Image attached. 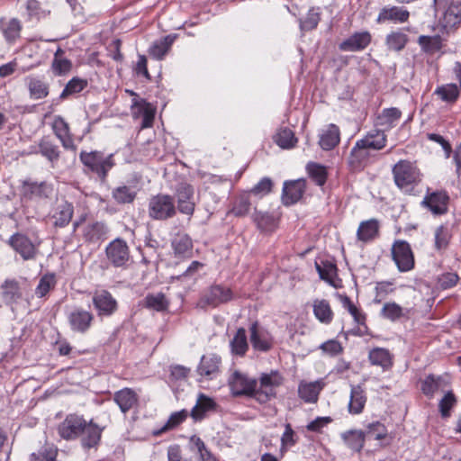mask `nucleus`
<instances>
[{
  "label": "nucleus",
  "instance_id": "nucleus-28",
  "mask_svg": "<svg viewBox=\"0 0 461 461\" xmlns=\"http://www.w3.org/2000/svg\"><path fill=\"white\" fill-rule=\"evenodd\" d=\"M339 127L334 123H330L321 130L319 134V146L323 150H332L340 142Z\"/></svg>",
  "mask_w": 461,
  "mask_h": 461
},
{
  "label": "nucleus",
  "instance_id": "nucleus-34",
  "mask_svg": "<svg viewBox=\"0 0 461 461\" xmlns=\"http://www.w3.org/2000/svg\"><path fill=\"white\" fill-rule=\"evenodd\" d=\"M402 117V111L396 107L385 108L377 115L375 125L391 130L396 126Z\"/></svg>",
  "mask_w": 461,
  "mask_h": 461
},
{
  "label": "nucleus",
  "instance_id": "nucleus-24",
  "mask_svg": "<svg viewBox=\"0 0 461 461\" xmlns=\"http://www.w3.org/2000/svg\"><path fill=\"white\" fill-rule=\"evenodd\" d=\"M460 24L461 3H450L439 19V25L445 32H448L456 29Z\"/></svg>",
  "mask_w": 461,
  "mask_h": 461
},
{
  "label": "nucleus",
  "instance_id": "nucleus-30",
  "mask_svg": "<svg viewBox=\"0 0 461 461\" xmlns=\"http://www.w3.org/2000/svg\"><path fill=\"white\" fill-rule=\"evenodd\" d=\"M104 428L99 427L94 423L93 420L87 422L81 432V444L84 448L95 447L101 439V435Z\"/></svg>",
  "mask_w": 461,
  "mask_h": 461
},
{
  "label": "nucleus",
  "instance_id": "nucleus-19",
  "mask_svg": "<svg viewBox=\"0 0 461 461\" xmlns=\"http://www.w3.org/2000/svg\"><path fill=\"white\" fill-rule=\"evenodd\" d=\"M74 206L71 203L62 200L56 204L50 212V219L56 228H64L71 221Z\"/></svg>",
  "mask_w": 461,
  "mask_h": 461
},
{
  "label": "nucleus",
  "instance_id": "nucleus-40",
  "mask_svg": "<svg viewBox=\"0 0 461 461\" xmlns=\"http://www.w3.org/2000/svg\"><path fill=\"white\" fill-rule=\"evenodd\" d=\"M175 39L176 36L170 34L154 41L149 49V54L156 59H162L169 50Z\"/></svg>",
  "mask_w": 461,
  "mask_h": 461
},
{
  "label": "nucleus",
  "instance_id": "nucleus-55",
  "mask_svg": "<svg viewBox=\"0 0 461 461\" xmlns=\"http://www.w3.org/2000/svg\"><path fill=\"white\" fill-rule=\"evenodd\" d=\"M168 301L166 296L161 294H151L145 297V306L157 312H163L168 307Z\"/></svg>",
  "mask_w": 461,
  "mask_h": 461
},
{
  "label": "nucleus",
  "instance_id": "nucleus-62",
  "mask_svg": "<svg viewBox=\"0 0 461 461\" xmlns=\"http://www.w3.org/2000/svg\"><path fill=\"white\" fill-rule=\"evenodd\" d=\"M21 29L19 20L13 18L3 26L2 32L6 41H13L20 36Z\"/></svg>",
  "mask_w": 461,
  "mask_h": 461
},
{
  "label": "nucleus",
  "instance_id": "nucleus-47",
  "mask_svg": "<svg viewBox=\"0 0 461 461\" xmlns=\"http://www.w3.org/2000/svg\"><path fill=\"white\" fill-rule=\"evenodd\" d=\"M452 233L448 226L440 225L434 231V249L438 252L445 251L450 243Z\"/></svg>",
  "mask_w": 461,
  "mask_h": 461
},
{
  "label": "nucleus",
  "instance_id": "nucleus-43",
  "mask_svg": "<svg viewBox=\"0 0 461 461\" xmlns=\"http://www.w3.org/2000/svg\"><path fill=\"white\" fill-rule=\"evenodd\" d=\"M108 227L105 223L95 221L85 227L84 237L87 241L96 242L106 237Z\"/></svg>",
  "mask_w": 461,
  "mask_h": 461
},
{
  "label": "nucleus",
  "instance_id": "nucleus-53",
  "mask_svg": "<svg viewBox=\"0 0 461 461\" xmlns=\"http://www.w3.org/2000/svg\"><path fill=\"white\" fill-rule=\"evenodd\" d=\"M50 14V10L43 8L37 0H28L26 3V15L29 20L40 21Z\"/></svg>",
  "mask_w": 461,
  "mask_h": 461
},
{
  "label": "nucleus",
  "instance_id": "nucleus-50",
  "mask_svg": "<svg viewBox=\"0 0 461 461\" xmlns=\"http://www.w3.org/2000/svg\"><path fill=\"white\" fill-rule=\"evenodd\" d=\"M275 142L282 149H292L297 143V138L294 132L287 128H281L274 137Z\"/></svg>",
  "mask_w": 461,
  "mask_h": 461
},
{
  "label": "nucleus",
  "instance_id": "nucleus-29",
  "mask_svg": "<svg viewBox=\"0 0 461 461\" xmlns=\"http://www.w3.org/2000/svg\"><path fill=\"white\" fill-rule=\"evenodd\" d=\"M250 342L255 350L268 351L272 347V341L269 334L259 328L257 322L252 323L249 328Z\"/></svg>",
  "mask_w": 461,
  "mask_h": 461
},
{
  "label": "nucleus",
  "instance_id": "nucleus-26",
  "mask_svg": "<svg viewBox=\"0 0 461 461\" xmlns=\"http://www.w3.org/2000/svg\"><path fill=\"white\" fill-rule=\"evenodd\" d=\"M70 328L73 331L85 333L91 326L94 316L83 309H75L68 316Z\"/></svg>",
  "mask_w": 461,
  "mask_h": 461
},
{
  "label": "nucleus",
  "instance_id": "nucleus-11",
  "mask_svg": "<svg viewBox=\"0 0 461 461\" xmlns=\"http://www.w3.org/2000/svg\"><path fill=\"white\" fill-rule=\"evenodd\" d=\"M371 152L357 140L348 158V166L352 172H361L372 162Z\"/></svg>",
  "mask_w": 461,
  "mask_h": 461
},
{
  "label": "nucleus",
  "instance_id": "nucleus-39",
  "mask_svg": "<svg viewBox=\"0 0 461 461\" xmlns=\"http://www.w3.org/2000/svg\"><path fill=\"white\" fill-rule=\"evenodd\" d=\"M221 357L212 355L203 356L201 358L197 372L200 375L212 378L213 375L218 373Z\"/></svg>",
  "mask_w": 461,
  "mask_h": 461
},
{
  "label": "nucleus",
  "instance_id": "nucleus-18",
  "mask_svg": "<svg viewBox=\"0 0 461 461\" xmlns=\"http://www.w3.org/2000/svg\"><path fill=\"white\" fill-rule=\"evenodd\" d=\"M52 130L64 149L74 153L77 151V145L70 134L68 123L61 116H55L52 122Z\"/></svg>",
  "mask_w": 461,
  "mask_h": 461
},
{
  "label": "nucleus",
  "instance_id": "nucleus-6",
  "mask_svg": "<svg viewBox=\"0 0 461 461\" xmlns=\"http://www.w3.org/2000/svg\"><path fill=\"white\" fill-rule=\"evenodd\" d=\"M105 254L114 267H125L131 258L129 246L121 238L114 239L106 246Z\"/></svg>",
  "mask_w": 461,
  "mask_h": 461
},
{
  "label": "nucleus",
  "instance_id": "nucleus-37",
  "mask_svg": "<svg viewBox=\"0 0 461 461\" xmlns=\"http://www.w3.org/2000/svg\"><path fill=\"white\" fill-rule=\"evenodd\" d=\"M434 95H436L442 102L452 105L458 100L460 96V90L456 84H445L438 86L435 89Z\"/></svg>",
  "mask_w": 461,
  "mask_h": 461
},
{
  "label": "nucleus",
  "instance_id": "nucleus-52",
  "mask_svg": "<svg viewBox=\"0 0 461 461\" xmlns=\"http://www.w3.org/2000/svg\"><path fill=\"white\" fill-rule=\"evenodd\" d=\"M380 315L391 321H397L405 316V312L404 309L395 302H388L383 305Z\"/></svg>",
  "mask_w": 461,
  "mask_h": 461
},
{
  "label": "nucleus",
  "instance_id": "nucleus-15",
  "mask_svg": "<svg viewBox=\"0 0 461 461\" xmlns=\"http://www.w3.org/2000/svg\"><path fill=\"white\" fill-rule=\"evenodd\" d=\"M9 245L24 260H31L36 257L37 249L32 240L25 235L15 233L9 239Z\"/></svg>",
  "mask_w": 461,
  "mask_h": 461
},
{
  "label": "nucleus",
  "instance_id": "nucleus-36",
  "mask_svg": "<svg viewBox=\"0 0 461 461\" xmlns=\"http://www.w3.org/2000/svg\"><path fill=\"white\" fill-rule=\"evenodd\" d=\"M341 438L345 445L354 452L360 453L364 447L366 438L363 430L350 429L342 433Z\"/></svg>",
  "mask_w": 461,
  "mask_h": 461
},
{
  "label": "nucleus",
  "instance_id": "nucleus-59",
  "mask_svg": "<svg viewBox=\"0 0 461 461\" xmlns=\"http://www.w3.org/2000/svg\"><path fill=\"white\" fill-rule=\"evenodd\" d=\"M299 396L307 402L317 401V382H302L298 387Z\"/></svg>",
  "mask_w": 461,
  "mask_h": 461
},
{
  "label": "nucleus",
  "instance_id": "nucleus-33",
  "mask_svg": "<svg viewBox=\"0 0 461 461\" xmlns=\"http://www.w3.org/2000/svg\"><path fill=\"white\" fill-rule=\"evenodd\" d=\"M408 42V35L401 29L391 31L384 39L386 49L394 52H400L404 50Z\"/></svg>",
  "mask_w": 461,
  "mask_h": 461
},
{
  "label": "nucleus",
  "instance_id": "nucleus-64",
  "mask_svg": "<svg viewBox=\"0 0 461 461\" xmlns=\"http://www.w3.org/2000/svg\"><path fill=\"white\" fill-rule=\"evenodd\" d=\"M57 448L52 446H44L38 452L32 453L30 461H55Z\"/></svg>",
  "mask_w": 461,
  "mask_h": 461
},
{
  "label": "nucleus",
  "instance_id": "nucleus-63",
  "mask_svg": "<svg viewBox=\"0 0 461 461\" xmlns=\"http://www.w3.org/2000/svg\"><path fill=\"white\" fill-rule=\"evenodd\" d=\"M393 283L391 281L377 282L375 287V296L374 298L375 303H381L382 301L394 291Z\"/></svg>",
  "mask_w": 461,
  "mask_h": 461
},
{
  "label": "nucleus",
  "instance_id": "nucleus-42",
  "mask_svg": "<svg viewBox=\"0 0 461 461\" xmlns=\"http://www.w3.org/2000/svg\"><path fill=\"white\" fill-rule=\"evenodd\" d=\"M250 209V194L249 193H243L235 197L229 213L236 217H244L249 214Z\"/></svg>",
  "mask_w": 461,
  "mask_h": 461
},
{
  "label": "nucleus",
  "instance_id": "nucleus-60",
  "mask_svg": "<svg viewBox=\"0 0 461 461\" xmlns=\"http://www.w3.org/2000/svg\"><path fill=\"white\" fill-rule=\"evenodd\" d=\"M56 285L55 275L49 273L42 276L39 281V284L35 289V294L38 297L45 296L51 288Z\"/></svg>",
  "mask_w": 461,
  "mask_h": 461
},
{
  "label": "nucleus",
  "instance_id": "nucleus-9",
  "mask_svg": "<svg viewBox=\"0 0 461 461\" xmlns=\"http://www.w3.org/2000/svg\"><path fill=\"white\" fill-rule=\"evenodd\" d=\"M229 385L233 395H249L256 398L258 382L249 378L245 374L235 371L229 379Z\"/></svg>",
  "mask_w": 461,
  "mask_h": 461
},
{
  "label": "nucleus",
  "instance_id": "nucleus-35",
  "mask_svg": "<svg viewBox=\"0 0 461 461\" xmlns=\"http://www.w3.org/2000/svg\"><path fill=\"white\" fill-rule=\"evenodd\" d=\"M113 399L123 413L129 411L138 402L136 393L130 388H124L116 392Z\"/></svg>",
  "mask_w": 461,
  "mask_h": 461
},
{
  "label": "nucleus",
  "instance_id": "nucleus-14",
  "mask_svg": "<svg viewBox=\"0 0 461 461\" xmlns=\"http://www.w3.org/2000/svg\"><path fill=\"white\" fill-rule=\"evenodd\" d=\"M177 210L184 214L192 216L195 208L194 191L192 185H181L176 192Z\"/></svg>",
  "mask_w": 461,
  "mask_h": 461
},
{
  "label": "nucleus",
  "instance_id": "nucleus-48",
  "mask_svg": "<svg viewBox=\"0 0 461 461\" xmlns=\"http://www.w3.org/2000/svg\"><path fill=\"white\" fill-rule=\"evenodd\" d=\"M214 407L215 402L212 399L204 394H200L196 404L191 411V416L194 420H201L204 418L206 412L213 410Z\"/></svg>",
  "mask_w": 461,
  "mask_h": 461
},
{
  "label": "nucleus",
  "instance_id": "nucleus-44",
  "mask_svg": "<svg viewBox=\"0 0 461 461\" xmlns=\"http://www.w3.org/2000/svg\"><path fill=\"white\" fill-rule=\"evenodd\" d=\"M443 378L440 375H428L420 381V391L429 399H432L441 388Z\"/></svg>",
  "mask_w": 461,
  "mask_h": 461
},
{
  "label": "nucleus",
  "instance_id": "nucleus-45",
  "mask_svg": "<svg viewBox=\"0 0 461 461\" xmlns=\"http://www.w3.org/2000/svg\"><path fill=\"white\" fill-rule=\"evenodd\" d=\"M172 248L175 254L181 257H188L193 249V242L187 234L177 233L172 240Z\"/></svg>",
  "mask_w": 461,
  "mask_h": 461
},
{
  "label": "nucleus",
  "instance_id": "nucleus-51",
  "mask_svg": "<svg viewBox=\"0 0 461 461\" xmlns=\"http://www.w3.org/2000/svg\"><path fill=\"white\" fill-rule=\"evenodd\" d=\"M231 352L237 356H244L248 350L249 345L247 341L246 330L244 328L238 329L235 336L230 341Z\"/></svg>",
  "mask_w": 461,
  "mask_h": 461
},
{
  "label": "nucleus",
  "instance_id": "nucleus-54",
  "mask_svg": "<svg viewBox=\"0 0 461 461\" xmlns=\"http://www.w3.org/2000/svg\"><path fill=\"white\" fill-rule=\"evenodd\" d=\"M252 218L258 228L263 231H272L276 228L275 217L267 212L255 211Z\"/></svg>",
  "mask_w": 461,
  "mask_h": 461
},
{
  "label": "nucleus",
  "instance_id": "nucleus-4",
  "mask_svg": "<svg viewBox=\"0 0 461 461\" xmlns=\"http://www.w3.org/2000/svg\"><path fill=\"white\" fill-rule=\"evenodd\" d=\"M391 255L400 272H409L415 267L414 253L406 240H394L391 248Z\"/></svg>",
  "mask_w": 461,
  "mask_h": 461
},
{
  "label": "nucleus",
  "instance_id": "nucleus-7",
  "mask_svg": "<svg viewBox=\"0 0 461 461\" xmlns=\"http://www.w3.org/2000/svg\"><path fill=\"white\" fill-rule=\"evenodd\" d=\"M283 377L277 371L269 374H262L259 379V388H257L256 399L260 402H266L275 396V389L281 385Z\"/></svg>",
  "mask_w": 461,
  "mask_h": 461
},
{
  "label": "nucleus",
  "instance_id": "nucleus-10",
  "mask_svg": "<svg viewBox=\"0 0 461 461\" xmlns=\"http://www.w3.org/2000/svg\"><path fill=\"white\" fill-rule=\"evenodd\" d=\"M85 426L86 420L83 416L69 414L59 425L58 432L62 438L71 440L81 435Z\"/></svg>",
  "mask_w": 461,
  "mask_h": 461
},
{
  "label": "nucleus",
  "instance_id": "nucleus-25",
  "mask_svg": "<svg viewBox=\"0 0 461 461\" xmlns=\"http://www.w3.org/2000/svg\"><path fill=\"white\" fill-rule=\"evenodd\" d=\"M368 361L372 366H379L384 372L393 366V355L389 349L376 347L369 350Z\"/></svg>",
  "mask_w": 461,
  "mask_h": 461
},
{
  "label": "nucleus",
  "instance_id": "nucleus-27",
  "mask_svg": "<svg viewBox=\"0 0 461 461\" xmlns=\"http://www.w3.org/2000/svg\"><path fill=\"white\" fill-rule=\"evenodd\" d=\"M23 194L29 199H42L49 198L52 192L53 187L51 184L47 182H32L25 181L23 185Z\"/></svg>",
  "mask_w": 461,
  "mask_h": 461
},
{
  "label": "nucleus",
  "instance_id": "nucleus-46",
  "mask_svg": "<svg viewBox=\"0 0 461 461\" xmlns=\"http://www.w3.org/2000/svg\"><path fill=\"white\" fill-rule=\"evenodd\" d=\"M39 152L48 161L54 165L59 161L60 157V150L59 146L47 139H42L39 143Z\"/></svg>",
  "mask_w": 461,
  "mask_h": 461
},
{
  "label": "nucleus",
  "instance_id": "nucleus-21",
  "mask_svg": "<svg viewBox=\"0 0 461 461\" xmlns=\"http://www.w3.org/2000/svg\"><path fill=\"white\" fill-rule=\"evenodd\" d=\"M357 240L364 244L375 241L380 236V222L372 218L362 221L357 230Z\"/></svg>",
  "mask_w": 461,
  "mask_h": 461
},
{
  "label": "nucleus",
  "instance_id": "nucleus-3",
  "mask_svg": "<svg viewBox=\"0 0 461 461\" xmlns=\"http://www.w3.org/2000/svg\"><path fill=\"white\" fill-rule=\"evenodd\" d=\"M79 158L83 165L101 180L106 178L108 172L114 166L113 155L104 156L100 151H81Z\"/></svg>",
  "mask_w": 461,
  "mask_h": 461
},
{
  "label": "nucleus",
  "instance_id": "nucleus-20",
  "mask_svg": "<svg viewBox=\"0 0 461 461\" xmlns=\"http://www.w3.org/2000/svg\"><path fill=\"white\" fill-rule=\"evenodd\" d=\"M132 113L135 117H141V129L152 126L155 117V107L145 99L133 98Z\"/></svg>",
  "mask_w": 461,
  "mask_h": 461
},
{
  "label": "nucleus",
  "instance_id": "nucleus-16",
  "mask_svg": "<svg viewBox=\"0 0 461 461\" xmlns=\"http://www.w3.org/2000/svg\"><path fill=\"white\" fill-rule=\"evenodd\" d=\"M93 304L99 316H110L117 310V301L106 290L96 291L94 294Z\"/></svg>",
  "mask_w": 461,
  "mask_h": 461
},
{
  "label": "nucleus",
  "instance_id": "nucleus-32",
  "mask_svg": "<svg viewBox=\"0 0 461 461\" xmlns=\"http://www.w3.org/2000/svg\"><path fill=\"white\" fill-rule=\"evenodd\" d=\"M367 397L362 385H352L350 390V399L348 402V411L351 414H360L366 406Z\"/></svg>",
  "mask_w": 461,
  "mask_h": 461
},
{
  "label": "nucleus",
  "instance_id": "nucleus-23",
  "mask_svg": "<svg viewBox=\"0 0 461 461\" xmlns=\"http://www.w3.org/2000/svg\"><path fill=\"white\" fill-rule=\"evenodd\" d=\"M410 18V12L400 6H384L383 7L376 18V23L381 24L386 22H393L394 23H406Z\"/></svg>",
  "mask_w": 461,
  "mask_h": 461
},
{
  "label": "nucleus",
  "instance_id": "nucleus-49",
  "mask_svg": "<svg viewBox=\"0 0 461 461\" xmlns=\"http://www.w3.org/2000/svg\"><path fill=\"white\" fill-rule=\"evenodd\" d=\"M418 43L420 46L422 51L429 54H434L439 51L442 48V40L439 35H420L418 38Z\"/></svg>",
  "mask_w": 461,
  "mask_h": 461
},
{
  "label": "nucleus",
  "instance_id": "nucleus-56",
  "mask_svg": "<svg viewBox=\"0 0 461 461\" xmlns=\"http://www.w3.org/2000/svg\"><path fill=\"white\" fill-rule=\"evenodd\" d=\"M86 86L87 81L86 79L75 77L67 83L59 97L61 99H66L69 95L80 93L86 87Z\"/></svg>",
  "mask_w": 461,
  "mask_h": 461
},
{
  "label": "nucleus",
  "instance_id": "nucleus-17",
  "mask_svg": "<svg viewBox=\"0 0 461 461\" xmlns=\"http://www.w3.org/2000/svg\"><path fill=\"white\" fill-rule=\"evenodd\" d=\"M305 179L285 181L283 186L282 201L285 205H291L297 203L303 196L305 190Z\"/></svg>",
  "mask_w": 461,
  "mask_h": 461
},
{
  "label": "nucleus",
  "instance_id": "nucleus-2",
  "mask_svg": "<svg viewBox=\"0 0 461 461\" xmlns=\"http://www.w3.org/2000/svg\"><path fill=\"white\" fill-rule=\"evenodd\" d=\"M148 213L155 221L173 218L176 214L174 197L165 194L151 196L148 203Z\"/></svg>",
  "mask_w": 461,
  "mask_h": 461
},
{
  "label": "nucleus",
  "instance_id": "nucleus-22",
  "mask_svg": "<svg viewBox=\"0 0 461 461\" xmlns=\"http://www.w3.org/2000/svg\"><path fill=\"white\" fill-rule=\"evenodd\" d=\"M363 433L366 439L377 440L378 446L381 447L391 443L392 438L389 437L386 426L378 420L368 423Z\"/></svg>",
  "mask_w": 461,
  "mask_h": 461
},
{
  "label": "nucleus",
  "instance_id": "nucleus-58",
  "mask_svg": "<svg viewBox=\"0 0 461 461\" xmlns=\"http://www.w3.org/2000/svg\"><path fill=\"white\" fill-rule=\"evenodd\" d=\"M30 95L33 99H41L49 95V86L42 80L32 78L28 85Z\"/></svg>",
  "mask_w": 461,
  "mask_h": 461
},
{
  "label": "nucleus",
  "instance_id": "nucleus-41",
  "mask_svg": "<svg viewBox=\"0 0 461 461\" xmlns=\"http://www.w3.org/2000/svg\"><path fill=\"white\" fill-rule=\"evenodd\" d=\"M319 278L324 280L334 288L343 286L342 279L338 276V269L334 264H324L323 267L319 266Z\"/></svg>",
  "mask_w": 461,
  "mask_h": 461
},
{
  "label": "nucleus",
  "instance_id": "nucleus-38",
  "mask_svg": "<svg viewBox=\"0 0 461 461\" xmlns=\"http://www.w3.org/2000/svg\"><path fill=\"white\" fill-rule=\"evenodd\" d=\"M2 296L6 304H13L22 297V292L18 281L7 279L1 285Z\"/></svg>",
  "mask_w": 461,
  "mask_h": 461
},
{
  "label": "nucleus",
  "instance_id": "nucleus-5",
  "mask_svg": "<svg viewBox=\"0 0 461 461\" xmlns=\"http://www.w3.org/2000/svg\"><path fill=\"white\" fill-rule=\"evenodd\" d=\"M233 299V292L230 287L221 285H212L205 290L198 302L201 308H215L227 303Z\"/></svg>",
  "mask_w": 461,
  "mask_h": 461
},
{
  "label": "nucleus",
  "instance_id": "nucleus-57",
  "mask_svg": "<svg viewBox=\"0 0 461 461\" xmlns=\"http://www.w3.org/2000/svg\"><path fill=\"white\" fill-rule=\"evenodd\" d=\"M457 399L452 391H448L439 401L438 410L443 419L451 416V410L456 405Z\"/></svg>",
  "mask_w": 461,
  "mask_h": 461
},
{
  "label": "nucleus",
  "instance_id": "nucleus-8",
  "mask_svg": "<svg viewBox=\"0 0 461 461\" xmlns=\"http://www.w3.org/2000/svg\"><path fill=\"white\" fill-rule=\"evenodd\" d=\"M342 307L351 315L354 322L357 324L355 335H368L369 328L366 324L367 315L361 307L357 306L347 294H338Z\"/></svg>",
  "mask_w": 461,
  "mask_h": 461
},
{
  "label": "nucleus",
  "instance_id": "nucleus-13",
  "mask_svg": "<svg viewBox=\"0 0 461 461\" xmlns=\"http://www.w3.org/2000/svg\"><path fill=\"white\" fill-rule=\"evenodd\" d=\"M372 41V34L368 31L356 32L341 41L339 49L341 51L357 52L366 50Z\"/></svg>",
  "mask_w": 461,
  "mask_h": 461
},
{
  "label": "nucleus",
  "instance_id": "nucleus-61",
  "mask_svg": "<svg viewBox=\"0 0 461 461\" xmlns=\"http://www.w3.org/2000/svg\"><path fill=\"white\" fill-rule=\"evenodd\" d=\"M296 444L295 432L292 429L290 423L285 424V431L281 437V456L287 451V449Z\"/></svg>",
  "mask_w": 461,
  "mask_h": 461
},
{
  "label": "nucleus",
  "instance_id": "nucleus-12",
  "mask_svg": "<svg viewBox=\"0 0 461 461\" xmlns=\"http://www.w3.org/2000/svg\"><path fill=\"white\" fill-rule=\"evenodd\" d=\"M449 196L446 191L428 193L421 202V205L435 215H442L447 212Z\"/></svg>",
  "mask_w": 461,
  "mask_h": 461
},
{
  "label": "nucleus",
  "instance_id": "nucleus-31",
  "mask_svg": "<svg viewBox=\"0 0 461 461\" xmlns=\"http://www.w3.org/2000/svg\"><path fill=\"white\" fill-rule=\"evenodd\" d=\"M357 141L366 147L369 151L370 149L381 150L386 146L387 136L384 130L375 129L368 131L362 139L358 140Z\"/></svg>",
  "mask_w": 461,
  "mask_h": 461
},
{
  "label": "nucleus",
  "instance_id": "nucleus-1",
  "mask_svg": "<svg viewBox=\"0 0 461 461\" xmlns=\"http://www.w3.org/2000/svg\"><path fill=\"white\" fill-rule=\"evenodd\" d=\"M393 183L403 194L415 195L423 174L416 161L400 159L392 167Z\"/></svg>",
  "mask_w": 461,
  "mask_h": 461
}]
</instances>
